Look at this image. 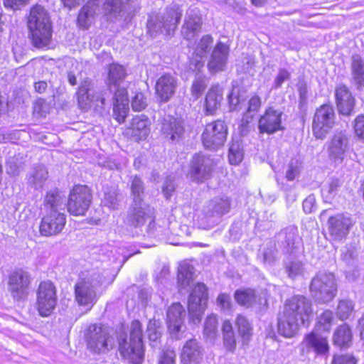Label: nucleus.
I'll use <instances>...</instances> for the list:
<instances>
[{"instance_id":"6ab92c4d","label":"nucleus","mask_w":364,"mask_h":364,"mask_svg":"<svg viewBox=\"0 0 364 364\" xmlns=\"http://www.w3.org/2000/svg\"><path fill=\"white\" fill-rule=\"evenodd\" d=\"M349 149V138L346 131L336 132L328 144V154L331 160L341 164Z\"/></svg>"},{"instance_id":"79ce46f5","label":"nucleus","mask_w":364,"mask_h":364,"mask_svg":"<svg viewBox=\"0 0 364 364\" xmlns=\"http://www.w3.org/2000/svg\"><path fill=\"white\" fill-rule=\"evenodd\" d=\"M235 299L237 302L245 306H250L259 301L252 289L237 290L235 293Z\"/></svg>"},{"instance_id":"13d9d810","label":"nucleus","mask_w":364,"mask_h":364,"mask_svg":"<svg viewBox=\"0 0 364 364\" xmlns=\"http://www.w3.org/2000/svg\"><path fill=\"white\" fill-rule=\"evenodd\" d=\"M355 136L364 142V115H358L353 121Z\"/></svg>"},{"instance_id":"4c0bfd02","label":"nucleus","mask_w":364,"mask_h":364,"mask_svg":"<svg viewBox=\"0 0 364 364\" xmlns=\"http://www.w3.org/2000/svg\"><path fill=\"white\" fill-rule=\"evenodd\" d=\"M352 339V333L346 324L340 326L334 333L333 342L340 347H347Z\"/></svg>"},{"instance_id":"69168bd1","label":"nucleus","mask_w":364,"mask_h":364,"mask_svg":"<svg viewBox=\"0 0 364 364\" xmlns=\"http://www.w3.org/2000/svg\"><path fill=\"white\" fill-rule=\"evenodd\" d=\"M176 352L173 349H166L163 351L159 360V364H175Z\"/></svg>"},{"instance_id":"412c9836","label":"nucleus","mask_w":364,"mask_h":364,"mask_svg":"<svg viewBox=\"0 0 364 364\" xmlns=\"http://www.w3.org/2000/svg\"><path fill=\"white\" fill-rule=\"evenodd\" d=\"M230 208V202L227 197L215 198L203 207V213L208 222L215 224L224 214L229 212Z\"/></svg>"},{"instance_id":"393cba45","label":"nucleus","mask_w":364,"mask_h":364,"mask_svg":"<svg viewBox=\"0 0 364 364\" xmlns=\"http://www.w3.org/2000/svg\"><path fill=\"white\" fill-rule=\"evenodd\" d=\"M335 95L339 114L350 116L355 107V99L350 90L345 85H340L336 88Z\"/></svg>"},{"instance_id":"603ef678","label":"nucleus","mask_w":364,"mask_h":364,"mask_svg":"<svg viewBox=\"0 0 364 364\" xmlns=\"http://www.w3.org/2000/svg\"><path fill=\"white\" fill-rule=\"evenodd\" d=\"M341 259L347 266H353L357 257L355 248L352 245H346L341 249Z\"/></svg>"},{"instance_id":"c85d7f7f","label":"nucleus","mask_w":364,"mask_h":364,"mask_svg":"<svg viewBox=\"0 0 364 364\" xmlns=\"http://www.w3.org/2000/svg\"><path fill=\"white\" fill-rule=\"evenodd\" d=\"M185 311L179 303L171 305L167 311L168 329L171 333H177L183 331Z\"/></svg>"},{"instance_id":"f704fd0d","label":"nucleus","mask_w":364,"mask_h":364,"mask_svg":"<svg viewBox=\"0 0 364 364\" xmlns=\"http://www.w3.org/2000/svg\"><path fill=\"white\" fill-rule=\"evenodd\" d=\"M161 131L167 136H170L171 140L181 136L183 132V128L180 122L171 116H166L161 122Z\"/></svg>"},{"instance_id":"bb28decb","label":"nucleus","mask_w":364,"mask_h":364,"mask_svg":"<svg viewBox=\"0 0 364 364\" xmlns=\"http://www.w3.org/2000/svg\"><path fill=\"white\" fill-rule=\"evenodd\" d=\"M202 20L198 11L189 9L186 12L184 23L182 26L181 34L187 40L193 38L200 31Z\"/></svg>"},{"instance_id":"dca6fc26","label":"nucleus","mask_w":364,"mask_h":364,"mask_svg":"<svg viewBox=\"0 0 364 364\" xmlns=\"http://www.w3.org/2000/svg\"><path fill=\"white\" fill-rule=\"evenodd\" d=\"M353 225L354 221L349 215L337 213L330 216L326 222L330 240L341 241L347 237Z\"/></svg>"},{"instance_id":"b1692460","label":"nucleus","mask_w":364,"mask_h":364,"mask_svg":"<svg viewBox=\"0 0 364 364\" xmlns=\"http://www.w3.org/2000/svg\"><path fill=\"white\" fill-rule=\"evenodd\" d=\"M203 349L199 342L192 338L183 346L181 360L182 364H202Z\"/></svg>"},{"instance_id":"39448f33","label":"nucleus","mask_w":364,"mask_h":364,"mask_svg":"<svg viewBox=\"0 0 364 364\" xmlns=\"http://www.w3.org/2000/svg\"><path fill=\"white\" fill-rule=\"evenodd\" d=\"M183 10L178 5L167 7L164 11L153 12L149 16L147 31L155 37L159 34L172 35L181 18Z\"/></svg>"},{"instance_id":"de8ad7c7","label":"nucleus","mask_w":364,"mask_h":364,"mask_svg":"<svg viewBox=\"0 0 364 364\" xmlns=\"http://www.w3.org/2000/svg\"><path fill=\"white\" fill-rule=\"evenodd\" d=\"M354 310V304L351 300L342 299L337 306V316L341 320L348 318Z\"/></svg>"},{"instance_id":"0eeeda50","label":"nucleus","mask_w":364,"mask_h":364,"mask_svg":"<svg viewBox=\"0 0 364 364\" xmlns=\"http://www.w3.org/2000/svg\"><path fill=\"white\" fill-rule=\"evenodd\" d=\"M111 95V88L100 90L91 80L86 79L81 82L77 92L78 106L84 111H87L93 105L103 107Z\"/></svg>"},{"instance_id":"7c9ffc66","label":"nucleus","mask_w":364,"mask_h":364,"mask_svg":"<svg viewBox=\"0 0 364 364\" xmlns=\"http://www.w3.org/2000/svg\"><path fill=\"white\" fill-rule=\"evenodd\" d=\"M65 196L58 189L47 192L44 205L47 213L63 212L65 207Z\"/></svg>"},{"instance_id":"2f4dec72","label":"nucleus","mask_w":364,"mask_h":364,"mask_svg":"<svg viewBox=\"0 0 364 364\" xmlns=\"http://www.w3.org/2000/svg\"><path fill=\"white\" fill-rule=\"evenodd\" d=\"M98 0H89L80 9L77 17L79 26L87 28L92 23L95 15L99 11Z\"/></svg>"},{"instance_id":"c756f323","label":"nucleus","mask_w":364,"mask_h":364,"mask_svg":"<svg viewBox=\"0 0 364 364\" xmlns=\"http://www.w3.org/2000/svg\"><path fill=\"white\" fill-rule=\"evenodd\" d=\"M223 89L218 85L212 86L206 94L204 107L206 114H213L220 107Z\"/></svg>"},{"instance_id":"338daca9","label":"nucleus","mask_w":364,"mask_h":364,"mask_svg":"<svg viewBox=\"0 0 364 364\" xmlns=\"http://www.w3.org/2000/svg\"><path fill=\"white\" fill-rule=\"evenodd\" d=\"M217 304L224 311H228L231 309L232 302L230 296L225 293H221L217 298Z\"/></svg>"},{"instance_id":"6e6d98bb","label":"nucleus","mask_w":364,"mask_h":364,"mask_svg":"<svg viewBox=\"0 0 364 364\" xmlns=\"http://www.w3.org/2000/svg\"><path fill=\"white\" fill-rule=\"evenodd\" d=\"M301 162L297 159H291L287 168L285 176L288 181H294L300 173Z\"/></svg>"},{"instance_id":"e2e57ef3","label":"nucleus","mask_w":364,"mask_h":364,"mask_svg":"<svg viewBox=\"0 0 364 364\" xmlns=\"http://www.w3.org/2000/svg\"><path fill=\"white\" fill-rule=\"evenodd\" d=\"M205 58L204 56H197L193 52L190 58V69L195 72H199L204 66Z\"/></svg>"},{"instance_id":"4468645a","label":"nucleus","mask_w":364,"mask_h":364,"mask_svg":"<svg viewBox=\"0 0 364 364\" xmlns=\"http://www.w3.org/2000/svg\"><path fill=\"white\" fill-rule=\"evenodd\" d=\"M214 166L215 162L210 156L196 154L190 161L188 175L192 181L202 183L211 176Z\"/></svg>"},{"instance_id":"f3484780","label":"nucleus","mask_w":364,"mask_h":364,"mask_svg":"<svg viewBox=\"0 0 364 364\" xmlns=\"http://www.w3.org/2000/svg\"><path fill=\"white\" fill-rule=\"evenodd\" d=\"M227 135L228 128L225 122L217 120L206 125L202 134V141L206 149H215L223 145Z\"/></svg>"},{"instance_id":"5fc2aeb1","label":"nucleus","mask_w":364,"mask_h":364,"mask_svg":"<svg viewBox=\"0 0 364 364\" xmlns=\"http://www.w3.org/2000/svg\"><path fill=\"white\" fill-rule=\"evenodd\" d=\"M285 270L289 277L294 279L303 273V264L297 260L290 261L285 264Z\"/></svg>"},{"instance_id":"052dcab7","label":"nucleus","mask_w":364,"mask_h":364,"mask_svg":"<svg viewBox=\"0 0 364 364\" xmlns=\"http://www.w3.org/2000/svg\"><path fill=\"white\" fill-rule=\"evenodd\" d=\"M147 106L146 100L141 92L136 93L132 100V107L135 111H141Z\"/></svg>"},{"instance_id":"774afa93","label":"nucleus","mask_w":364,"mask_h":364,"mask_svg":"<svg viewBox=\"0 0 364 364\" xmlns=\"http://www.w3.org/2000/svg\"><path fill=\"white\" fill-rule=\"evenodd\" d=\"M355 358L349 355L334 356L331 364H355Z\"/></svg>"},{"instance_id":"ddd939ff","label":"nucleus","mask_w":364,"mask_h":364,"mask_svg":"<svg viewBox=\"0 0 364 364\" xmlns=\"http://www.w3.org/2000/svg\"><path fill=\"white\" fill-rule=\"evenodd\" d=\"M92 196L87 186L77 185L72 189L68 200V210L73 215H84L87 211Z\"/></svg>"},{"instance_id":"a18cd8bd","label":"nucleus","mask_w":364,"mask_h":364,"mask_svg":"<svg viewBox=\"0 0 364 364\" xmlns=\"http://www.w3.org/2000/svg\"><path fill=\"white\" fill-rule=\"evenodd\" d=\"M102 203L105 206L110 209H117L119 206V199L118 193L115 188H106L104 192V197Z\"/></svg>"},{"instance_id":"bf43d9fd","label":"nucleus","mask_w":364,"mask_h":364,"mask_svg":"<svg viewBox=\"0 0 364 364\" xmlns=\"http://www.w3.org/2000/svg\"><path fill=\"white\" fill-rule=\"evenodd\" d=\"M291 73L285 68H279L278 70V73L274 78V83L272 87L274 89H278L282 87V85L285 81H287L290 79Z\"/></svg>"},{"instance_id":"1a4fd4ad","label":"nucleus","mask_w":364,"mask_h":364,"mask_svg":"<svg viewBox=\"0 0 364 364\" xmlns=\"http://www.w3.org/2000/svg\"><path fill=\"white\" fill-rule=\"evenodd\" d=\"M154 218V208L144 200H136V202H132L129 208L126 223L132 228H141L146 223H149L146 232L150 235H154L157 230Z\"/></svg>"},{"instance_id":"20e7f679","label":"nucleus","mask_w":364,"mask_h":364,"mask_svg":"<svg viewBox=\"0 0 364 364\" xmlns=\"http://www.w3.org/2000/svg\"><path fill=\"white\" fill-rule=\"evenodd\" d=\"M117 339L122 356L132 364H141L144 355L141 323L137 320L132 322L129 339L124 333L121 332L119 333Z\"/></svg>"},{"instance_id":"a19ab883","label":"nucleus","mask_w":364,"mask_h":364,"mask_svg":"<svg viewBox=\"0 0 364 364\" xmlns=\"http://www.w3.org/2000/svg\"><path fill=\"white\" fill-rule=\"evenodd\" d=\"M351 70L355 83L361 85L364 82V60L359 55L352 56Z\"/></svg>"},{"instance_id":"9b49d317","label":"nucleus","mask_w":364,"mask_h":364,"mask_svg":"<svg viewBox=\"0 0 364 364\" xmlns=\"http://www.w3.org/2000/svg\"><path fill=\"white\" fill-rule=\"evenodd\" d=\"M57 294L55 285L50 281L40 283L36 291V307L43 317L49 316L57 305Z\"/></svg>"},{"instance_id":"3c124183","label":"nucleus","mask_w":364,"mask_h":364,"mask_svg":"<svg viewBox=\"0 0 364 364\" xmlns=\"http://www.w3.org/2000/svg\"><path fill=\"white\" fill-rule=\"evenodd\" d=\"M213 38L209 35L203 36L199 42L196 44L194 53L197 56L206 57V54L209 52L212 47Z\"/></svg>"},{"instance_id":"f257e3e1","label":"nucleus","mask_w":364,"mask_h":364,"mask_svg":"<svg viewBox=\"0 0 364 364\" xmlns=\"http://www.w3.org/2000/svg\"><path fill=\"white\" fill-rule=\"evenodd\" d=\"M313 316L312 303L304 296L296 295L287 299L278 318V333L286 338L294 336L301 325L309 324Z\"/></svg>"},{"instance_id":"e433bc0d","label":"nucleus","mask_w":364,"mask_h":364,"mask_svg":"<svg viewBox=\"0 0 364 364\" xmlns=\"http://www.w3.org/2000/svg\"><path fill=\"white\" fill-rule=\"evenodd\" d=\"M223 344L227 350L233 353L237 342L232 323L228 320L224 321L222 326Z\"/></svg>"},{"instance_id":"a878e982","label":"nucleus","mask_w":364,"mask_h":364,"mask_svg":"<svg viewBox=\"0 0 364 364\" xmlns=\"http://www.w3.org/2000/svg\"><path fill=\"white\" fill-rule=\"evenodd\" d=\"M177 85L176 78L171 74H164L156 81V93L161 102H168L174 95Z\"/></svg>"},{"instance_id":"aec40b11","label":"nucleus","mask_w":364,"mask_h":364,"mask_svg":"<svg viewBox=\"0 0 364 364\" xmlns=\"http://www.w3.org/2000/svg\"><path fill=\"white\" fill-rule=\"evenodd\" d=\"M66 223L63 212L47 213L42 218L40 232L42 235L51 236L60 233Z\"/></svg>"},{"instance_id":"423d86ee","label":"nucleus","mask_w":364,"mask_h":364,"mask_svg":"<svg viewBox=\"0 0 364 364\" xmlns=\"http://www.w3.org/2000/svg\"><path fill=\"white\" fill-rule=\"evenodd\" d=\"M102 282L103 278L98 273L78 279L74 287L76 303L90 310L100 297Z\"/></svg>"},{"instance_id":"4be33fe9","label":"nucleus","mask_w":364,"mask_h":364,"mask_svg":"<svg viewBox=\"0 0 364 364\" xmlns=\"http://www.w3.org/2000/svg\"><path fill=\"white\" fill-rule=\"evenodd\" d=\"M282 112L269 107L259 120V129L261 132L272 134L282 129Z\"/></svg>"},{"instance_id":"4d7b16f0","label":"nucleus","mask_w":364,"mask_h":364,"mask_svg":"<svg viewBox=\"0 0 364 364\" xmlns=\"http://www.w3.org/2000/svg\"><path fill=\"white\" fill-rule=\"evenodd\" d=\"M296 229L294 227H289L286 228L282 232H281V235L284 236V242L288 248H294L295 240L296 239Z\"/></svg>"},{"instance_id":"864d4df0","label":"nucleus","mask_w":364,"mask_h":364,"mask_svg":"<svg viewBox=\"0 0 364 364\" xmlns=\"http://www.w3.org/2000/svg\"><path fill=\"white\" fill-rule=\"evenodd\" d=\"M131 191L133 198L132 202H136V200H143L142 196L144 195V186L143 182L139 177L134 176L133 178L131 183Z\"/></svg>"},{"instance_id":"c03bdc74","label":"nucleus","mask_w":364,"mask_h":364,"mask_svg":"<svg viewBox=\"0 0 364 364\" xmlns=\"http://www.w3.org/2000/svg\"><path fill=\"white\" fill-rule=\"evenodd\" d=\"M342 182L338 178H331L321 189L323 197L326 201L331 200L336 196Z\"/></svg>"},{"instance_id":"49530a36","label":"nucleus","mask_w":364,"mask_h":364,"mask_svg":"<svg viewBox=\"0 0 364 364\" xmlns=\"http://www.w3.org/2000/svg\"><path fill=\"white\" fill-rule=\"evenodd\" d=\"M334 317L333 314L330 310H326L318 317L316 326V331H329L331 329Z\"/></svg>"},{"instance_id":"8fccbe9b","label":"nucleus","mask_w":364,"mask_h":364,"mask_svg":"<svg viewBox=\"0 0 364 364\" xmlns=\"http://www.w3.org/2000/svg\"><path fill=\"white\" fill-rule=\"evenodd\" d=\"M160 328L161 323L159 321L155 319L149 320L147 325V333L153 346L156 344L157 341L161 338V332Z\"/></svg>"},{"instance_id":"cd10ccee","label":"nucleus","mask_w":364,"mask_h":364,"mask_svg":"<svg viewBox=\"0 0 364 364\" xmlns=\"http://www.w3.org/2000/svg\"><path fill=\"white\" fill-rule=\"evenodd\" d=\"M149 132L150 122L144 114L135 116L132 120L130 127L127 129V134L136 141L146 139Z\"/></svg>"},{"instance_id":"5701e85b","label":"nucleus","mask_w":364,"mask_h":364,"mask_svg":"<svg viewBox=\"0 0 364 364\" xmlns=\"http://www.w3.org/2000/svg\"><path fill=\"white\" fill-rule=\"evenodd\" d=\"M228 53V46L222 42L216 44L208 63V68L210 73L215 74L225 69Z\"/></svg>"},{"instance_id":"c9c22d12","label":"nucleus","mask_w":364,"mask_h":364,"mask_svg":"<svg viewBox=\"0 0 364 364\" xmlns=\"http://www.w3.org/2000/svg\"><path fill=\"white\" fill-rule=\"evenodd\" d=\"M48 178V172L43 166L33 168L28 177L29 186L35 190L41 189Z\"/></svg>"},{"instance_id":"0e129e2a","label":"nucleus","mask_w":364,"mask_h":364,"mask_svg":"<svg viewBox=\"0 0 364 364\" xmlns=\"http://www.w3.org/2000/svg\"><path fill=\"white\" fill-rule=\"evenodd\" d=\"M261 106V99L258 96L252 97L248 105V108L247 112L245 114L247 117H252L254 114L258 110V109Z\"/></svg>"},{"instance_id":"473e14b6","label":"nucleus","mask_w":364,"mask_h":364,"mask_svg":"<svg viewBox=\"0 0 364 364\" xmlns=\"http://www.w3.org/2000/svg\"><path fill=\"white\" fill-rule=\"evenodd\" d=\"M303 343L317 354H325L329 349L327 338L316 331L306 335Z\"/></svg>"},{"instance_id":"2eb2a0df","label":"nucleus","mask_w":364,"mask_h":364,"mask_svg":"<svg viewBox=\"0 0 364 364\" xmlns=\"http://www.w3.org/2000/svg\"><path fill=\"white\" fill-rule=\"evenodd\" d=\"M207 301L206 286L203 283H197L189 296L188 302L190 320L193 323H198L201 321Z\"/></svg>"},{"instance_id":"9d476101","label":"nucleus","mask_w":364,"mask_h":364,"mask_svg":"<svg viewBox=\"0 0 364 364\" xmlns=\"http://www.w3.org/2000/svg\"><path fill=\"white\" fill-rule=\"evenodd\" d=\"M87 348L96 354L105 353L115 346L114 338L107 328L97 324L90 325L85 331Z\"/></svg>"},{"instance_id":"a211bd4d","label":"nucleus","mask_w":364,"mask_h":364,"mask_svg":"<svg viewBox=\"0 0 364 364\" xmlns=\"http://www.w3.org/2000/svg\"><path fill=\"white\" fill-rule=\"evenodd\" d=\"M30 284L31 277L23 269L15 270L9 277V290L16 300H21L27 296Z\"/></svg>"},{"instance_id":"58836bf2","label":"nucleus","mask_w":364,"mask_h":364,"mask_svg":"<svg viewBox=\"0 0 364 364\" xmlns=\"http://www.w3.org/2000/svg\"><path fill=\"white\" fill-rule=\"evenodd\" d=\"M239 335L242 337L243 344H247L252 334V328L248 320L242 315H238L235 320Z\"/></svg>"},{"instance_id":"37998d69","label":"nucleus","mask_w":364,"mask_h":364,"mask_svg":"<svg viewBox=\"0 0 364 364\" xmlns=\"http://www.w3.org/2000/svg\"><path fill=\"white\" fill-rule=\"evenodd\" d=\"M203 333L205 338L213 341L218 336V318L212 314L207 317L204 323Z\"/></svg>"},{"instance_id":"09e8293b","label":"nucleus","mask_w":364,"mask_h":364,"mask_svg":"<svg viewBox=\"0 0 364 364\" xmlns=\"http://www.w3.org/2000/svg\"><path fill=\"white\" fill-rule=\"evenodd\" d=\"M229 161L231 164L237 165L243 159V151L239 141H232L229 149Z\"/></svg>"},{"instance_id":"7ed1b4c3","label":"nucleus","mask_w":364,"mask_h":364,"mask_svg":"<svg viewBox=\"0 0 364 364\" xmlns=\"http://www.w3.org/2000/svg\"><path fill=\"white\" fill-rule=\"evenodd\" d=\"M126 76V71L124 67L119 64H111L108 69V87L111 88L112 93L114 92L113 99V114L119 123L124 122L129 111V100L127 90L119 88V83L123 81Z\"/></svg>"},{"instance_id":"680f3d73","label":"nucleus","mask_w":364,"mask_h":364,"mask_svg":"<svg viewBox=\"0 0 364 364\" xmlns=\"http://www.w3.org/2000/svg\"><path fill=\"white\" fill-rule=\"evenodd\" d=\"M206 86L207 85L204 79L198 78L195 80L191 87L192 95L196 97V98H198L206 88Z\"/></svg>"},{"instance_id":"6e6552de","label":"nucleus","mask_w":364,"mask_h":364,"mask_svg":"<svg viewBox=\"0 0 364 364\" xmlns=\"http://www.w3.org/2000/svg\"><path fill=\"white\" fill-rule=\"evenodd\" d=\"M309 291L316 301L321 304L330 302L338 291L335 275L331 272H319L312 278Z\"/></svg>"},{"instance_id":"f03ea898","label":"nucleus","mask_w":364,"mask_h":364,"mask_svg":"<svg viewBox=\"0 0 364 364\" xmlns=\"http://www.w3.org/2000/svg\"><path fill=\"white\" fill-rule=\"evenodd\" d=\"M28 28L33 45L38 48L47 46L51 39L52 26L50 15L42 6H33L28 16Z\"/></svg>"},{"instance_id":"f8f14e48","label":"nucleus","mask_w":364,"mask_h":364,"mask_svg":"<svg viewBox=\"0 0 364 364\" xmlns=\"http://www.w3.org/2000/svg\"><path fill=\"white\" fill-rule=\"evenodd\" d=\"M336 114L330 105H323L316 110L313 118L312 131L316 139H323L333 129Z\"/></svg>"},{"instance_id":"72a5a7b5","label":"nucleus","mask_w":364,"mask_h":364,"mask_svg":"<svg viewBox=\"0 0 364 364\" xmlns=\"http://www.w3.org/2000/svg\"><path fill=\"white\" fill-rule=\"evenodd\" d=\"M129 0H105L102 10L109 19L122 17L124 14L125 5Z\"/></svg>"},{"instance_id":"ea45409f","label":"nucleus","mask_w":364,"mask_h":364,"mask_svg":"<svg viewBox=\"0 0 364 364\" xmlns=\"http://www.w3.org/2000/svg\"><path fill=\"white\" fill-rule=\"evenodd\" d=\"M194 268L187 262H183L178 268V282L182 288H186L192 282Z\"/></svg>"}]
</instances>
